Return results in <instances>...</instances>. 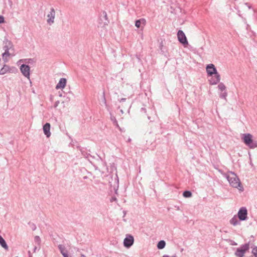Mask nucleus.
<instances>
[{"instance_id":"obj_1","label":"nucleus","mask_w":257,"mask_h":257,"mask_svg":"<svg viewBox=\"0 0 257 257\" xmlns=\"http://www.w3.org/2000/svg\"><path fill=\"white\" fill-rule=\"evenodd\" d=\"M224 176L227 179L230 186L237 189L240 192L244 190L239 178L235 173L229 171L224 174Z\"/></svg>"},{"instance_id":"obj_2","label":"nucleus","mask_w":257,"mask_h":257,"mask_svg":"<svg viewBox=\"0 0 257 257\" xmlns=\"http://www.w3.org/2000/svg\"><path fill=\"white\" fill-rule=\"evenodd\" d=\"M244 144L249 149L257 148V141L253 139V136L250 134H243L241 138Z\"/></svg>"},{"instance_id":"obj_3","label":"nucleus","mask_w":257,"mask_h":257,"mask_svg":"<svg viewBox=\"0 0 257 257\" xmlns=\"http://www.w3.org/2000/svg\"><path fill=\"white\" fill-rule=\"evenodd\" d=\"M4 53L3 54V58H7L9 56L15 55V50L13 43L10 41H6L4 46Z\"/></svg>"},{"instance_id":"obj_4","label":"nucleus","mask_w":257,"mask_h":257,"mask_svg":"<svg viewBox=\"0 0 257 257\" xmlns=\"http://www.w3.org/2000/svg\"><path fill=\"white\" fill-rule=\"evenodd\" d=\"M249 249V244L248 243L241 245L239 247L236 248L234 254L237 257H243Z\"/></svg>"},{"instance_id":"obj_5","label":"nucleus","mask_w":257,"mask_h":257,"mask_svg":"<svg viewBox=\"0 0 257 257\" xmlns=\"http://www.w3.org/2000/svg\"><path fill=\"white\" fill-rule=\"evenodd\" d=\"M55 16L56 11L53 8H51L46 15V21L49 26H52L55 23Z\"/></svg>"},{"instance_id":"obj_6","label":"nucleus","mask_w":257,"mask_h":257,"mask_svg":"<svg viewBox=\"0 0 257 257\" xmlns=\"http://www.w3.org/2000/svg\"><path fill=\"white\" fill-rule=\"evenodd\" d=\"M239 221H245L248 218L247 210L245 207H241L237 212V216Z\"/></svg>"},{"instance_id":"obj_7","label":"nucleus","mask_w":257,"mask_h":257,"mask_svg":"<svg viewBox=\"0 0 257 257\" xmlns=\"http://www.w3.org/2000/svg\"><path fill=\"white\" fill-rule=\"evenodd\" d=\"M16 71V69L15 67L4 65L0 70V75H3L9 73H15Z\"/></svg>"},{"instance_id":"obj_8","label":"nucleus","mask_w":257,"mask_h":257,"mask_svg":"<svg viewBox=\"0 0 257 257\" xmlns=\"http://www.w3.org/2000/svg\"><path fill=\"white\" fill-rule=\"evenodd\" d=\"M177 37L178 41L183 45L186 46L188 44V41L184 33L182 30H179L177 33Z\"/></svg>"},{"instance_id":"obj_9","label":"nucleus","mask_w":257,"mask_h":257,"mask_svg":"<svg viewBox=\"0 0 257 257\" xmlns=\"http://www.w3.org/2000/svg\"><path fill=\"white\" fill-rule=\"evenodd\" d=\"M206 72L209 76H212L213 75H216L219 74L217 72V69L213 64H209L206 67Z\"/></svg>"},{"instance_id":"obj_10","label":"nucleus","mask_w":257,"mask_h":257,"mask_svg":"<svg viewBox=\"0 0 257 257\" xmlns=\"http://www.w3.org/2000/svg\"><path fill=\"white\" fill-rule=\"evenodd\" d=\"M134 242V237L130 234H127L123 240V245L126 247H130Z\"/></svg>"},{"instance_id":"obj_11","label":"nucleus","mask_w":257,"mask_h":257,"mask_svg":"<svg viewBox=\"0 0 257 257\" xmlns=\"http://www.w3.org/2000/svg\"><path fill=\"white\" fill-rule=\"evenodd\" d=\"M20 70L23 75L30 80V67H29V66L26 64H22L20 67Z\"/></svg>"},{"instance_id":"obj_12","label":"nucleus","mask_w":257,"mask_h":257,"mask_svg":"<svg viewBox=\"0 0 257 257\" xmlns=\"http://www.w3.org/2000/svg\"><path fill=\"white\" fill-rule=\"evenodd\" d=\"M50 127L51 125L48 122L45 123L43 126V130L44 133L47 138H49L51 135V133L50 132Z\"/></svg>"},{"instance_id":"obj_13","label":"nucleus","mask_w":257,"mask_h":257,"mask_svg":"<svg viewBox=\"0 0 257 257\" xmlns=\"http://www.w3.org/2000/svg\"><path fill=\"white\" fill-rule=\"evenodd\" d=\"M66 84V79L64 78H62L60 79L59 82L56 86V89H63Z\"/></svg>"},{"instance_id":"obj_14","label":"nucleus","mask_w":257,"mask_h":257,"mask_svg":"<svg viewBox=\"0 0 257 257\" xmlns=\"http://www.w3.org/2000/svg\"><path fill=\"white\" fill-rule=\"evenodd\" d=\"M146 20L144 18H142L136 21L135 26L138 28H143L146 25Z\"/></svg>"},{"instance_id":"obj_15","label":"nucleus","mask_w":257,"mask_h":257,"mask_svg":"<svg viewBox=\"0 0 257 257\" xmlns=\"http://www.w3.org/2000/svg\"><path fill=\"white\" fill-rule=\"evenodd\" d=\"M220 80V76L219 74L214 75V76L209 80V83L211 85H215L219 83Z\"/></svg>"},{"instance_id":"obj_16","label":"nucleus","mask_w":257,"mask_h":257,"mask_svg":"<svg viewBox=\"0 0 257 257\" xmlns=\"http://www.w3.org/2000/svg\"><path fill=\"white\" fill-rule=\"evenodd\" d=\"M238 217L236 215L233 216V217L229 220V223L233 226H236L240 225V221L238 220Z\"/></svg>"},{"instance_id":"obj_17","label":"nucleus","mask_w":257,"mask_h":257,"mask_svg":"<svg viewBox=\"0 0 257 257\" xmlns=\"http://www.w3.org/2000/svg\"><path fill=\"white\" fill-rule=\"evenodd\" d=\"M0 244L5 249L8 250L9 249V247L6 241L1 235H0Z\"/></svg>"},{"instance_id":"obj_18","label":"nucleus","mask_w":257,"mask_h":257,"mask_svg":"<svg viewBox=\"0 0 257 257\" xmlns=\"http://www.w3.org/2000/svg\"><path fill=\"white\" fill-rule=\"evenodd\" d=\"M58 248L59 249L60 251L63 256H64V254H68V251L66 249V248L64 245L62 244H60L58 245Z\"/></svg>"},{"instance_id":"obj_19","label":"nucleus","mask_w":257,"mask_h":257,"mask_svg":"<svg viewBox=\"0 0 257 257\" xmlns=\"http://www.w3.org/2000/svg\"><path fill=\"white\" fill-rule=\"evenodd\" d=\"M166 245V242L164 240H161L159 241L157 244V247L158 249H161L165 247Z\"/></svg>"},{"instance_id":"obj_20","label":"nucleus","mask_w":257,"mask_h":257,"mask_svg":"<svg viewBox=\"0 0 257 257\" xmlns=\"http://www.w3.org/2000/svg\"><path fill=\"white\" fill-rule=\"evenodd\" d=\"M183 196L185 198H189L192 196V193L189 191H185L183 192Z\"/></svg>"},{"instance_id":"obj_21","label":"nucleus","mask_w":257,"mask_h":257,"mask_svg":"<svg viewBox=\"0 0 257 257\" xmlns=\"http://www.w3.org/2000/svg\"><path fill=\"white\" fill-rule=\"evenodd\" d=\"M218 88L219 90H220L221 91H223L225 90L226 87L224 85V84L222 83H220L218 85Z\"/></svg>"},{"instance_id":"obj_22","label":"nucleus","mask_w":257,"mask_h":257,"mask_svg":"<svg viewBox=\"0 0 257 257\" xmlns=\"http://www.w3.org/2000/svg\"><path fill=\"white\" fill-rule=\"evenodd\" d=\"M104 13V18L105 19V22H104V24L103 25H101V24H100V23H99V24L98 25V27H101V28H102L103 27H104L106 25H107V20H106V13Z\"/></svg>"},{"instance_id":"obj_23","label":"nucleus","mask_w":257,"mask_h":257,"mask_svg":"<svg viewBox=\"0 0 257 257\" xmlns=\"http://www.w3.org/2000/svg\"><path fill=\"white\" fill-rule=\"evenodd\" d=\"M35 242L38 244H39L40 243L41 239L39 236H36L35 237Z\"/></svg>"},{"instance_id":"obj_24","label":"nucleus","mask_w":257,"mask_h":257,"mask_svg":"<svg viewBox=\"0 0 257 257\" xmlns=\"http://www.w3.org/2000/svg\"><path fill=\"white\" fill-rule=\"evenodd\" d=\"M226 96H227V92H223V93H222V94H220V97L221 98H225Z\"/></svg>"},{"instance_id":"obj_25","label":"nucleus","mask_w":257,"mask_h":257,"mask_svg":"<svg viewBox=\"0 0 257 257\" xmlns=\"http://www.w3.org/2000/svg\"><path fill=\"white\" fill-rule=\"evenodd\" d=\"M5 22V18L3 16H0V24L4 23Z\"/></svg>"},{"instance_id":"obj_26","label":"nucleus","mask_w":257,"mask_h":257,"mask_svg":"<svg viewBox=\"0 0 257 257\" xmlns=\"http://www.w3.org/2000/svg\"><path fill=\"white\" fill-rule=\"evenodd\" d=\"M103 102L104 104L105 105V106H107L106 101L104 96V93H103Z\"/></svg>"},{"instance_id":"obj_27","label":"nucleus","mask_w":257,"mask_h":257,"mask_svg":"<svg viewBox=\"0 0 257 257\" xmlns=\"http://www.w3.org/2000/svg\"><path fill=\"white\" fill-rule=\"evenodd\" d=\"M59 103V101H56L55 102V104H54L55 107H56L58 106Z\"/></svg>"},{"instance_id":"obj_28","label":"nucleus","mask_w":257,"mask_h":257,"mask_svg":"<svg viewBox=\"0 0 257 257\" xmlns=\"http://www.w3.org/2000/svg\"><path fill=\"white\" fill-rule=\"evenodd\" d=\"M165 257H177V256L176 255H172V256H170V255H165Z\"/></svg>"},{"instance_id":"obj_29","label":"nucleus","mask_w":257,"mask_h":257,"mask_svg":"<svg viewBox=\"0 0 257 257\" xmlns=\"http://www.w3.org/2000/svg\"><path fill=\"white\" fill-rule=\"evenodd\" d=\"M63 257H69L68 254H64Z\"/></svg>"},{"instance_id":"obj_30","label":"nucleus","mask_w":257,"mask_h":257,"mask_svg":"<svg viewBox=\"0 0 257 257\" xmlns=\"http://www.w3.org/2000/svg\"><path fill=\"white\" fill-rule=\"evenodd\" d=\"M231 245H237V243L235 242H233V243H231Z\"/></svg>"},{"instance_id":"obj_31","label":"nucleus","mask_w":257,"mask_h":257,"mask_svg":"<svg viewBox=\"0 0 257 257\" xmlns=\"http://www.w3.org/2000/svg\"><path fill=\"white\" fill-rule=\"evenodd\" d=\"M125 98H121L120 100V102L123 101L125 100Z\"/></svg>"},{"instance_id":"obj_32","label":"nucleus","mask_w":257,"mask_h":257,"mask_svg":"<svg viewBox=\"0 0 257 257\" xmlns=\"http://www.w3.org/2000/svg\"><path fill=\"white\" fill-rule=\"evenodd\" d=\"M81 257H86V256L84 255V254H81Z\"/></svg>"},{"instance_id":"obj_33","label":"nucleus","mask_w":257,"mask_h":257,"mask_svg":"<svg viewBox=\"0 0 257 257\" xmlns=\"http://www.w3.org/2000/svg\"><path fill=\"white\" fill-rule=\"evenodd\" d=\"M177 210H180V208H179V206H178V207H177Z\"/></svg>"},{"instance_id":"obj_34","label":"nucleus","mask_w":257,"mask_h":257,"mask_svg":"<svg viewBox=\"0 0 257 257\" xmlns=\"http://www.w3.org/2000/svg\"><path fill=\"white\" fill-rule=\"evenodd\" d=\"M254 255L255 256V257H256V255H257V253H254Z\"/></svg>"},{"instance_id":"obj_35","label":"nucleus","mask_w":257,"mask_h":257,"mask_svg":"<svg viewBox=\"0 0 257 257\" xmlns=\"http://www.w3.org/2000/svg\"><path fill=\"white\" fill-rule=\"evenodd\" d=\"M250 164L251 165H252V163L251 162H250Z\"/></svg>"},{"instance_id":"obj_36","label":"nucleus","mask_w":257,"mask_h":257,"mask_svg":"<svg viewBox=\"0 0 257 257\" xmlns=\"http://www.w3.org/2000/svg\"><path fill=\"white\" fill-rule=\"evenodd\" d=\"M252 252L254 254L255 253V251H252Z\"/></svg>"},{"instance_id":"obj_37","label":"nucleus","mask_w":257,"mask_h":257,"mask_svg":"<svg viewBox=\"0 0 257 257\" xmlns=\"http://www.w3.org/2000/svg\"><path fill=\"white\" fill-rule=\"evenodd\" d=\"M162 257H165V255H164Z\"/></svg>"},{"instance_id":"obj_38","label":"nucleus","mask_w":257,"mask_h":257,"mask_svg":"<svg viewBox=\"0 0 257 257\" xmlns=\"http://www.w3.org/2000/svg\"><path fill=\"white\" fill-rule=\"evenodd\" d=\"M30 257H32L31 256H30Z\"/></svg>"}]
</instances>
